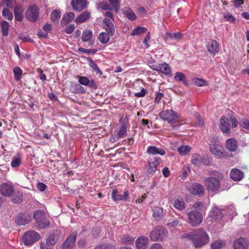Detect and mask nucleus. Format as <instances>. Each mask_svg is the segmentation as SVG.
<instances>
[{"label":"nucleus","mask_w":249,"mask_h":249,"mask_svg":"<svg viewBox=\"0 0 249 249\" xmlns=\"http://www.w3.org/2000/svg\"><path fill=\"white\" fill-rule=\"evenodd\" d=\"M146 29L143 27L139 26L135 28L132 32L131 35L132 36L139 35L142 33H144L146 31Z\"/></svg>","instance_id":"48"},{"label":"nucleus","mask_w":249,"mask_h":249,"mask_svg":"<svg viewBox=\"0 0 249 249\" xmlns=\"http://www.w3.org/2000/svg\"><path fill=\"white\" fill-rule=\"evenodd\" d=\"M94 249H115V248L110 244H102L96 246Z\"/></svg>","instance_id":"51"},{"label":"nucleus","mask_w":249,"mask_h":249,"mask_svg":"<svg viewBox=\"0 0 249 249\" xmlns=\"http://www.w3.org/2000/svg\"><path fill=\"white\" fill-rule=\"evenodd\" d=\"M79 78V82L80 84L88 86L93 89H97L98 88V85L93 79L89 80L86 76H78Z\"/></svg>","instance_id":"14"},{"label":"nucleus","mask_w":249,"mask_h":249,"mask_svg":"<svg viewBox=\"0 0 249 249\" xmlns=\"http://www.w3.org/2000/svg\"><path fill=\"white\" fill-rule=\"evenodd\" d=\"M222 178V174L218 173L217 178L209 177L205 179V185L209 191L217 193L220 189V179Z\"/></svg>","instance_id":"3"},{"label":"nucleus","mask_w":249,"mask_h":249,"mask_svg":"<svg viewBox=\"0 0 249 249\" xmlns=\"http://www.w3.org/2000/svg\"><path fill=\"white\" fill-rule=\"evenodd\" d=\"M186 213L188 215V223L192 227H196L201 223L203 219L202 214L197 210L189 211L188 209L186 211Z\"/></svg>","instance_id":"5"},{"label":"nucleus","mask_w":249,"mask_h":249,"mask_svg":"<svg viewBox=\"0 0 249 249\" xmlns=\"http://www.w3.org/2000/svg\"><path fill=\"white\" fill-rule=\"evenodd\" d=\"M0 192L4 196L10 197L14 193L13 186L9 183H3L0 187Z\"/></svg>","instance_id":"13"},{"label":"nucleus","mask_w":249,"mask_h":249,"mask_svg":"<svg viewBox=\"0 0 249 249\" xmlns=\"http://www.w3.org/2000/svg\"><path fill=\"white\" fill-rule=\"evenodd\" d=\"M103 23L104 24L103 28L106 32L108 33L110 36H114L115 30L114 25L111 20L108 18H105L103 20Z\"/></svg>","instance_id":"16"},{"label":"nucleus","mask_w":249,"mask_h":249,"mask_svg":"<svg viewBox=\"0 0 249 249\" xmlns=\"http://www.w3.org/2000/svg\"><path fill=\"white\" fill-rule=\"evenodd\" d=\"M101 232L100 228L98 227H96L94 228H93L92 230V234L93 236L96 237L100 234Z\"/></svg>","instance_id":"61"},{"label":"nucleus","mask_w":249,"mask_h":249,"mask_svg":"<svg viewBox=\"0 0 249 249\" xmlns=\"http://www.w3.org/2000/svg\"><path fill=\"white\" fill-rule=\"evenodd\" d=\"M167 234L166 230L163 227L157 226L150 232V236L153 241H163L167 237Z\"/></svg>","instance_id":"6"},{"label":"nucleus","mask_w":249,"mask_h":249,"mask_svg":"<svg viewBox=\"0 0 249 249\" xmlns=\"http://www.w3.org/2000/svg\"><path fill=\"white\" fill-rule=\"evenodd\" d=\"M75 15L73 12H67L63 15V24H67L74 18Z\"/></svg>","instance_id":"30"},{"label":"nucleus","mask_w":249,"mask_h":249,"mask_svg":"<svg viewBox=\"0 0 249 249\" xmlns=\"http://www.w3.org/2000/svg\"><path fill=\"white\" fill-rule=\"evenodd\" d=\"M155 95L156 97L154 101L156 103L159 104L160 103V100L163 96V94L161 92H156Z\"/></svg>","instance_id":"59"},{"label":"nucleus","mask_w":249,"mask_h":249,"mask_svg":"<svg viewBox=\"0 0 249 249\" xmlns=\"http://www.w3.org/2000/svg\"><path fill=\"white\" fill-rule=\"evenodd\" d=\"M33 217L36 221V226L39 228H45L49 225V221L46 218L45 214L41 210L35 211Z\"/></svg>","instance_id":"7"},{"label":"nucleus","mask_w":249,"mask_h":249,"mask_svg":"<svg viewBox=\"0 0 249 249\" xmlns=\"http://www.w3.org/2000/svg\"><path fill=\"white\" fill-rule=\"evenodd\" d=\"M20 162L21 160L20 158H15L13 160L11 164L13 167H16L20 165Z\"/></svg>","instance_id":"58"},{"label":"nucleus","mask_w":249,"mask_h":249,"mask_svg":"<svg viewBox=\"0 0 249 249\" xmlns=\"http://www.w3.org/2000/svg\"><path fill=\"white\" fill-rule=\"evenodd\" d=\"M26 17L30 21H35L37 19L38 17V9L34 5L31 6L27 10Z\"/></svg>","instance_id":"11"},{"label":"nucleus","mask_w":249,"mask_h":249,"mask_svg":"<svg viewBox=\"0 0 249 249\" xmlns=\"http://www.w3.org/2000/svg\"><path fill=\"white\" fill-rule=\"evenodd\" d=\"M76 91L79 93H83L86 92L85 89L80 85H78L76 86Z\"/></svg>","instance_id":"64"},{"label":"nucleus","mask_w":249,"mask_h":249,"mask_svg":"<svg viewBox=\"0 0 249 249\" xmlns=\"http://www.w3.org/2000/svg\"><path fill=\"white\" fill-rule=\"evenodd\" d=\"M37 189L40 191H44L47 188V186L43 183L39 182L37 185Z\"/></svg>","instance_id":"62"},{"label":"nucleus","mask_w":249,"mask_h":249,"mask_svg":"<svg viewBox=\"0 0 249 249\" xmlns=\"http://www.w3.org/2000/svg\"><path fill=\"white\" fill-rule=\"evenodd\" d=\"M191 150V147L188 145H182L178 148V151L181 155H186Z\"/></svg>","instance_id":"45"},{"label":"nucleus","mask_w":249,"mask_h":249,"mask_svg":"<svg viewBox=\"0 0 249 249\" xmlns=\"http://www.w3.org/2000/svg\"><path fill=\"white\" fill-rule=\"evenodd\" d=\"M182 218L179 217L177 219H175L172 222L167 223V226L169 228H175L178 226H180L182 223Z\"/></svg>","instance_id":"38"},{"label":"nucleus","mask_w":249,"mask_h":249,"mask_svg":"<svg viewBox=\"0 0 249 249\" xmlns=\"http://www.w3.org/2000/svg\"><path fill=\"white\" fill-rule=\"evenodd\" d=\"M221 147L220 145L216 144H211L210 145V150L214 155L218 156H222V152L221 151Z\"/></svg>","instance_id":"28"},{"label":"nucleus","mask_w":249,"mask_h":249,"mask_svg":"<svg viewBox=\"0 0 249 249\" xmlns=\"http://www.w3.org/2000/svg\"><path fill=\"white\" fill-rule=\"evenodd\" d=\"M77 235V232L74 231L72 232L67 238L65 242L63 243V249H73L75 239Z\"/></svg>","instance_id":"12"},{"label":"nucleus","mask_w":249,"mask_h":249,"mask_svg":"<svg viewBox=\"0 0 249 249\" xmlns=\"http://www.w3.org/2000/svg\"><path fill=\"white\" fill-rule=\"evenodd\" d=\"M147 152L152 155L159 154L164 155L165 154V150L162 148H158L156 146H149L148 147Z\"/></svg>","instance_id":"24"},{"label":"nucleus","mask_w":249,"mask_h":249,"mask_svg":"<svg viewBox=\"0 0 249 249\" xmlns=\"http://www.w3.org/2000/svg\"><path fill=\"white\" fill-rule=\"evenodd\" d=\"M23 9L20 5H17L14 8V15L15 19L18 21H21L23 19Z\"/></svg>","instance_id":"25"},{"label":"nucleus","mask_w":249,"mask_h":249,"mask_svg":"<svg viewBox=\"0 0 249 249\" xmlns=\"http://www.w3.org/2000/svg\"><path fill=\"white\" fill-rule=\"evenodd\" d=\"M231 123L233 127H236L238 124L237 120L233 116L229 117L223 116L220 120V128L225 133H230L231 130Z\"/></svg>","instance_id":"4"},{"label":"nucleus","mask_w":249,"mask_h":249,"mask_svg":"<svg viewBox=\"0 0 249 249\" xmlns=\"http://www.w3.org/2000/svg\"><path fill=\"white\" fill-rule=\"evenodd\" d=\"M225 242L222 240H217L211 244L212 249H220L223 247Z\"/></svg>","instance_id":"42"},{"label":"nucleus","mask_w":249,"mask_h":249,"mask_svg":"<svg viewBox=\"0 0 249 249\" xmlns=\"http://www.w3.org/2000/svg\"><path fill=\"white\" fill-rule=\"evenodd\" d=\"M87 59L89 62V67L92 68L93 71H95L98 74H102V71L100 70L97 64L94 63L91 58L87 57Z\"/></svg>","instance_id":"32"},{"label":"nucleus","mask_w":249,"mask_h":249,"mask_svg":"<svg viewBox=\"0 0 249 249\" xmlns=\"http://www.w3.org/2000/svg\"><path fill=\"white\" fill-rule=\"evenodd\" d=\"M208 51L212 54H215L219 52L218 43L215 40H211L207 45Z\"/></svg>","instance_id":"22"},{"label":"nucleus","mask_w":249,"mask_h":249,"mask_svg":"<svg viewBox=\"0 0 249 249\" xmlns=\"http://www.w3.org/2000/svg\"><path fill=\"white\" fill-rule=\"evenodd\" d=\"M109 36H110L108 33L102 32L99 34L98 39L101 43L106 44L109 41Z\"/></svg>","instance_id":"33"},{"label":"nucleus","mask_w":249,"mask_h":249,"mask_svg":"<svg viewBox=\"0 0 249 249\" xmlns=\"http://www.w3.org/2000/svg\"><path fill=\"white\" fill-rule=\"evenodd\" d=\"M159 116L163 120L167 121L173 128L176 129L179 127V117L173 110H162L159 113Z\"/></svg>","instance_id":"2"},{"label":"nucleus","mask_w":249,"mask_h":249,"mask_svg":"<svg viewBox=\"0 0 249 249\" xmlns=\"http://www.w3.org/2000/svg\"><path fill=\"white\" fill-rule=\"evenodd\" d=\"M192 82L196 86L199 87H202L206 85V82L204 79L201 78H194L193 79Z\"/></svg>","instance_id":"47"},{"label":"nucleus","mask_w":249,"mask_h":249,"mask_svg":"<svg viewBox=\"0 0 249 249\" xmlns=\"http://www.w3.org/2000/svg\"><path fill=\"white\" fill-rule=\"evenodd\" d=\"M228 148L231 151H235L237 148L236 141L233 139H229L227 141Z\"/></svg>","instance_id":"34"},{"label":"nucleus","mask_w":249,"mask_h":249,"mask_svg":"<svg viewBox=\"0 0 249 249\" xmlns=\"http://www.w3.org/2000/svg\"><path fill=\"white\" fill-rule=\"evenodd\" d=\"M92 32L91 30H85L83 32L81 37L82 40L84 42H86L90 39L92 36Z\"/></svg>","instance_id":"36"},{"label":"nucleus","mask_w":249,"mask_h":249,"mask_svg":"<svg viewBox=\"0 0 249 249\" xmlns=\"http://www.w3.org/2000/svg\"><path fill=\"white\" fill-rule=\"evenodd\" d=\"M32 220L31 214L29 213H19L16 217L15 222L18 225H24Z\"/></svg>","instance_id":"9"},{"label":"nucleus","mask_w":249,"mask_h":249,"mask_svg":"<svg viewBox=\"0 0 249 249\" xmlns=\"http://www.w3.org/2000/svg\"><path fill=\"white\" fill-rule=\"evenodd\" d=\"M153 216L156 217H159L162 215L163 209L160 207H155L153 209Z\"/></svg>","instance_id":"49"},{"label":"nucleus","mask_w":249,"mask_h":249,"mask_svg":"<svg viewBox=\"0 0 249 249\" xmlns=\"http://www.w3.org/2000/svg\"><path fill=\"white\" fill-rule=\"evenodd\" d=\"M90 16V14L88 11H85L81 13L75 19V22L77 23H82L88 19Z\"/></svg>","instance_id":"26"},{"label":"nucleus","mask_w":249,"mask_h":249,"mask_svg":"<svg viewBox=\"0 0 249 249\" xmlns=\"http://www.w3.org/2000/svg\"><path fill=\"white\" fill-rule=\"evenodd\" d=\"M87 0H72L71 5L74 10L80 12L86 8Z\"/></svg>","instance_id":"15"},{"label":"nucleus","mask_w":249,"mask_h":249,"mask_svg":"<svg viewBox=\"0 0 249 249\" xmlns=\"http://www.w3.org/2000/svg\"><path fill=\"white\" fill-rule=\"evenodd\" d=\"M187 238L192 241L196 248H200L209 241V237L206 232L199 229L187 234Z\"/></svg>","instance_id":"1"},{"label":"nucleus","mask_w":249,"mask_h":249,"mask_svg":"<svg viewBox=\"0 0 249 249\" xmlns=\"http://www.w3.org/2000/svg\"><path fill=\"white\" fill-rule=\"evenodd\" d=\"M188 190L193 195L197 196H202L204 194V187L201 184L198 183H193L189 184L187 187Z\"/></svg>","instance_id":"10"},{"label":"nucleus","mask_w":249,"mask_h":249,"mask_svg":"<svg viewBox=\"0 0 249 249\" xmlns=\"http://www.w3.org/2000/svg\"><path fill=\"white\" fill-rule=\"evenodd\" d=\"M58 240V237L55 235L53 234L50 235L46 240V242L51 246L55 245Z\"/></svg>","instance_id":"43"},{"label":"nucleus","mask_w":249,"mask_h":249,"mask_svg":"<svg viewBox=\"0 0 249 249\" xmlns=\"http://www.w3.org/2000/svg\"><path fill=\"white\" fill-rule=\"evenodd\" d=\"M240 124L245 128L249 129V120L244 119L240 121Z\"/></svg>","instance_id":"56"},{"label":"nucleus","mask_w":249,"mask_h":249,"mask_svg":"<svg viewBox=\"0 0 249 249\" xmlns=\"http://www.w3.org/2000/svg\"><path fill=\"white\" fill-rule=\"evenodd\" d=\"M174 206L179 210H182L185 207V204L182 199L177 198L174 200Z\"/></svg>","instance_id":"31"},{"label":"nucleus","mask_w":249,"mask_h":249,"mask_svg":"<svg viewBox=\"0 0 249 249\" xmlns=\"http://www.w3.org/2000/svg\"><path fill=\"white\" fill-rule=\"evenodd\" d=\"M127 135L126 126L123 124L117 133V136L119 138H123Z\"/></svg>","instance_id":"41"},{"label":"nucleus","mask_w":249,"mask_h":249,"mask_svg":"<svg viewBox=\"0 0 249 249\" xmlns=\"http://www.w3.org/2000/svg\"><path fill=\"white\" fill-rule=\"evenodd\" d=\"M159 164L158 161V159L156 157H152L149 159L148 161V164L151 165H155L157 167V165Z\"/></svg>","instance_id":"55"},{"label":"nucleus","mask_w":249,"mask_h":249,"mask_svg":"<svg viewBox=\"0 0 249 249\" xmlns=\"http://www.w3.org/2000/svg\"><path fill=\"white\" fill-rule=\"evenodd\" d=\"M134 241V238L127 234L124 235L122 238V242L124 244L131 245Z\"/></svg>","instance_id":"37"},{"label":"nucleus","mask_w":249,"mask_h":249,"mask_svg":"<svg viewBox=\"0 0 249 249\" xmlns=\"http://www.w3.org/2000/svg\"><path fill=\"white\" fill-rule=\"evenodd\" d=\"M201 156L196 153L194 154L192 157V162L193 164L196 166H199L200 165Z\"/></svg>","instance_id":"44"},{"label":"nucleus","mask_w":249,"mask_h":249,"mask_svg":"<svg viewBox=\"0 0 249 249\" xmlns=\"http://www.w3.org/2000/svg\"><path fill=\"white\" fill-rule=\"evenodd\" d=\"M12 202L14 203H19L22 201L23 194L21 192H17L13 193Z\"/></svg>","instance_id":"35"},{"label":"nucleus","mask_w":249,"mask_h":249,"mask_svg":"<svg viewBox=\"0 0 249 249\" xmlns=\"http://www.w3.org/2000/svg\"><path fill=\"white\" fill-rule=\"evenodd\" d=\"M78 50V51L83 53H92L93 54H95L97 52V49L87 50V49H84L82 47L79 48Z\"/></svg>","instance_id":"52"},{"label":"nucleus","mask_w":249,"mask_h":249,"mask_svg":"<svg viewBox=\"0 0 249 249\" xmlns=\"http://www.w3.org/2000/svg\"><path fill=\"white\" fill-rule=\"evenodd\" d=\"M40 249H53L52 246H51L47 242L45 243L40 244Z\"/></svg>","instance_id":"63"},{"label":"nucleus","mask_w":249,"mask_h":249,"mask_svg":"<svg viewBox=\"0 0 249 249\" xmlns=\"http://www.w3.org/2000/svg\"><path fill=\"white\" fill-rule=\"evenodd\" d=\"M125 15H126V17L131 20H134L136 18V16L134 12H133V11L130 9V8H126L125 10L124 11Z\"/></svg>","instance_id":"39"},{"label":"nucleus","mask_w":249,"mask_h":249,"mask_svg":"<svg viewBox=\"0 0 249 249\" xmlns=\"http://www.w3.org/2000/svg\"><path fill=\"white\" fill-rule=\"evenodd\" d=\"M195 117L196 118V124L199 126L202 125L203 124V122L200 118V114L197 112H196L195 113Z\"/></svg>","instance_id":"57"},{"label":"nucleus","mask_w":249,"mask_h":249,"mask_svg":"<svg viewBox=\"0 0 249 249\" xmlns=\"http://www.w3.org/2000/svg\"><path fill=\"white\" fill-rule=\"evenodd\" d=\"M13 72L14 73L15 78L16 80H19L21 77V75L22 73L21 69L19 67H17L14 68Z\"/></svg>","instance_id":"46"},{"label":"nucleus","mask_w":249,"mask_h":249,"mask_svg":"<svg viewBox=\"0 0 249 249\" xmlns=\"http://www.w3.org/2000/svg\"><path fill=\"white\" fill-rule=\"evenodd\" d=\"M128 196V191L127 190H125L124 192L123 195L119 194L118 191L115 189L113 190V192L111 194V197L112 199L115 201L126 200Z\"/></svg>","instance_id":"20"},{"label":"nucleus","mask_w":249,"mask_h":249,"mask_svg":"<svg viewBox=\"0 0 249 249\" xmlns=\"http://www.w3.org/2000/svg\"><path fill=\"white\" fill-rule=\"evenodd\" d=\"M209 216L215 220H219L223 217L224 214L222 212V210L214 206L210 211Z\"/></svg>","instance_id":"21"},{"label":"nucleus","mask_w":249,"mask_h":249,"mask_svg":"<svg viewBox=\"0 0 249 249\" xmlns=\"http://www.w3.org/2000/svg\"><path fill=\"white\" fill-rule=\"evenodd\" d=\"M230 177L234 181H240L244 178V173L238 169L234 168L231 171Z\"/></svg>","instance_id":"19"},{"label":"nucleus","mask_w":249,"mask_h":249,"mask_svg":"<svg viewBox=\"0 0 249 249\" xmlns=\"http://www.w3.org/2000/svg\"><path fill=\"white\" fill-rule=\"evenodd\" d=\"M2 16L6 19L8 20H11L13 19L12 13L7 9L4 8L2 12Z\"/></svg>","instance_id":"50"},{"label":"nucleus","mask_w":249,"mask_h":249,"mask_svg":"<svg viewBox=\"0 0 249 249\" xmlns=\"http://www.w3.org/2000/svg\"><path fill=\"white\" fill-rule=\"evenodd\" d=\"M148 244V239L145 236H141L137 239L135 245L138 249H146Z\"/></svg>","instance_id":"17"},{"label":"nucleus","mask_w":249,"mask_h":249,"mask_svg":"<svg viewBox=\"0 0 249 249\" xmlns=\"http://www.w3.org/2000/svg\"><path fill=\"white\" fill-rule=\"evenodd\" d=\"M40 238L39 234L34 231H30L24 234L23 242L25 245H31L38 241Z\"/></svg>","instance_id":"8"},{"label":"nucleus","mask_w":249,"mask_h":249,"mask_svg":"<svg viewBox=\"0 0 249 249\" xmlns=\"http://www.w3.org/2000/svg\"><path fill=\"white\" fill-rule=\"evenodd\" d=\"M174 80L177 81L182 82L186 86H187L188 84L185 75L181 72H177L175 73Z\"/></svg>","instance_id":"27"},{"label":"nucleus","mask_w":249,"mask_h":249,"mask_svg":"<svg viewBox=\"0 0 249 249\" xmlns=\"http://www.w3.org/2000/svg\"><path fill=\"white\" fill-rule=\"evenodd\" d=\"M234 249H247V242L243 238H240L235 241L233 243Z\"/></svg>","instance_id":"23"},{"label":"nucleus","mask_w":249,"mask_h":249,"mask_svg":"<svg viewBox=\"0 0 249 249\" xmlns=\"http://www.w3.org/2000/svg\"><path fill=\"white\" fill-rule=\"evenodd\" d=\"M147 92L146 90L144 88L141 89V92H136L135 93V96L137 97H144Z\"/></svg>","instance_id":"60"},{"label":"nucleus","mask_w":249,"mask_h":249,"mask_svg":"<svg viewBox=\"0 0 249 249\" xmlns=\"http://www.w3.org/2000/svg\"><path fill=\"white\" fill-rule=\"evenodd\" d=\"M153 70L156 71H159L162 73L168 76H171V70L169 65L166 63H163L162 64H160L156 68H154Z\"/></svg>","instance_id":"18"},{"label":"nucleus","mask_w":249,"mask_h":249,"mask_svg":"<svg viewBox=\"0 0 249 249\" xmlns=\"http://www.w3.org/2000/svg\"><path fill=\"white\" fill-rule=\"evenodd\" d=\"M61 12L58 10H54L51 15L52 20L55 24H57L61 17Z\"/></svg>","instance_id":"29"},{"label":"nucleus","mask_w":249,"mask_h":249,"mask_svg":"<svg viewBox=\"0 0 249 249\" xmlns=\"http://www.w3.org/2000/svg\"><path fill=\"white\" fill-rule=\"evenodd\" d=\"M157 167L155 166V165H151L150 164H148V167L147 168V172L151 175H153L155 172L157 171Z\"/></svg>","instance_id":"54"},{"label":"nucleus","mask_w":249,"mask_h":249,"mask_svg":"<svg viewBox=\"0 0 249 249\" xmlns=\"http://www.w3.org/2000/svg\"><path fill=\"white\" fill-rule=\"evenodd\" d=\"M9 24L8 22L3 21L1 23L2 34L4 36H7L9 34Z\"/></svg>","instance_id":"40"},{"label":"nucleus","mask_w":249,"mask_h":249,"mask_svg":"<svg viewBox=\"0 0 249 249\" xmlns=\"http://www.w3.org/2000/svg\"><path fill=\"white\" fill-rule=\"evenodd\" d=\"M75 28V26L74 24H71L65 27V32L68 34H70L72 33Z\"/></svg>","instance_id":"53"}]
</instances>
